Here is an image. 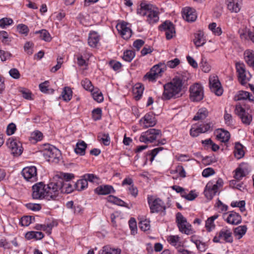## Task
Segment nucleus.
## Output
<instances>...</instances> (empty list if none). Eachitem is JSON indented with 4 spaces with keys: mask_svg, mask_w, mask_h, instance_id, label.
I'll return each mask as SVG.
<instances>
[{
    "mask_svg": "<svg viewBox=\"0 0 254 254\" xmlns=\"http://www.w3.org/2000/svg\"><path fill=\"white\" fill-rule=\"evenodd\" d=\"M244 57L246 63L254 69V51L247 50L244 53Z\"/></svg>",
    "mask_w": 254,
    "mask_h": 254,
    "instance_id": "c756f323",
    "label": "nucleus"
},
{
    "mask_svg": "<svg viewBox=\"0 0 254 254\" xmlns=\"http://www.w3.org/2000/svg\"><path fill=\"white\" fill-rule=\"evenodd\" d=\"M61 96L63 100L66 102L70 101L72 98V91L69 87H64Z\"/></svg>",
    "mask_w": 254,
    "mask_h": 254,
    "instance_id": "79ce46f5",
    "label": "nucleus"
},
{
    "mask_svg": "<svg viewBox=\"0 0 254 254\" xmlns=\"http://www.w3.org/2000/svg\"><path fill=\"white\" fill-rule=\"evenodd\" d=\"M212 126L210 123L201 125H193L190 129V135L192 137H196L200 133H205L211 129Z\"/></svg>",
    "mask_w": 254,
    "mask_h": 254,
    "instance_id": "ddd939ff",
    "label": "nucleus"
},
{
    "mask_svg": "<svg viewBox=\"0 0 254 254\" xmlns=\"http://www.w3.org/2000/svg\"><path fill=\"white\" fill-rule=\"evenodd\" d=\"M121 252L119 249L112 248L108 246H105L99 251L98 254H120Z\"/></svg>",
    "mask_w": 254,
    "mask_h": 254,
    "instance_id": "c9c22d12",
    "label": "nucleus"
},
{
    "mask_svg": "<svg viewBox=\"0 0 254 254\" xmlns=\"http://www.w3.org/2000/svg\"><path fill=\"white\" fill-rule=\"evenodd\" d=\"M6 144L10 150L11 153L14 156H19L22 152V146L19 142L17 143L15 140L9 139Z\"/></svg>",
    "mask_w": 254,
    "mask_h": 254,
    "instance_id": "a211bd4d",
    "label": "nucleus"
},
{
    "mask_svg": "<svg viewBox=\"0 0 254 254\" xmlns=\"http://www.w3.org/2000/svg\"><path fill=\"white\" fill-rule=\"evenodd\" d=\"M47 192V200H55L60 193H61L59 180L56 182H53L46 185Z\"/></svg>",
    "mask_w": 254,
    "mask_h": 254,
    "instance_id": "9b49d317",
    "label": "nucleus"
},
{
    "mask_svg": "<svg viewBox=\"0 0 254 254\" xmlns=\"http://www.w3.org/2000/svg\"><path fill=\"white\" fill-rule=\"evenodd\" d=\"M190 241L196 245L197 250L200 252H203L208 248L206 243L202 242L199 240L197 239L195 236L192 237Z\"/></svg>",
    "mask_w": 254,
    "mask_h": 254,
    "instance_id": "f704fd0d",
    "label": "nucleus"
},
{
    "mask_svg": "<svg viewBox=\"0 0 254 254\" xmlns=\"http://www.w3.org/2000/svg\"><path fill=\"white\" fill-rule=\"evenodd\" d=\"M21 174L28 182H34L37 180V170L35 166L25 167L22 170Z\"/></svg>",
    "mask_w": 254,
    "mask_h": 254,
    "instance_id": "f8f14e48",
    "label": "nucleus"
},
{
    "mask_svg": "<svg viewBox=\"0 0 254 254\" xmlns=\"http://www.w3.org/2000/svg\"><path fill=\"white\" fill-rule=\"evenodd\" d=\"M90 53H85L83 54H78L77 57V63L79 66H87V61L91 57Z\"/></svg>",
    "mask_w": 254,
    "mask_h": 254,
    "instance_id": "bb28decb",
    "label": "nucleus"
},
{
    "mask_svg": "<svg viewBox=\"0 0 254 254\" xmlns=\"http://www.w3.org/2000/svg\"><path fill=\"white\" fill-rule=\"evenodd\" d=\"M98 139L101 141L106 146H108L110 143V138L108 134L100 133L98 135Z\"/></svg>",
    "mask_w": 254,
    "mask_h": 254,
    "instance_id": "3c124183",
    "label": "nucleus"
},
{
    "mask_svg": "<svg viewBox=\"0 0 254 254\" xmlns=\"http://www.w3.org/2000/svg\"><path fill=\"white\" fill-rule=\"evenodd\" d=\"M128 23L123 21L116 25V28L123 38L127 40L131 36L132 31L131 29L127 26Z\"/></svg>",
    "mask_w": 254,
    "mask_h": 254,
    "instance_id": "dca6fc26",
    "label": "nucleus"
},
{
    "mask_svg": "<svg viewBox=\"0 0 254 254\" xmlns=\"http://www.w3.org/2000/svg\"><path fill=\"white\" fill-rule=\"evenodd\" d=\"M32 196L34 199L47 200L46 185L43 182L36 183L32 186Z\"/></svg>",
    "mask_w": 254,
    "mask_h": 254,
    "instance_id": "6e6552de",
    "label": "nucleus"
},
{
    "mask_svg": "<svg viewBox=\"0 0 254 254\" xmlns=\"http://www.w3.org/2000/svg\"><path fill=\"white\" fill-rule=\"evenodd\" d=\"M36 34H40V38L46 42H50L52 38L49 32L45 30L42 29L39 31H37L35 32Z\"/></svg>",
    "mask_w": 254,
    "mask_h": 254,
    "instance_id": "a18cd8bd",
    "label": "nucleus"
},
{
    "mask_svg": "<svg viewBox=\"0 0 254 254\" xmlns=\"http://www.w3.org/2000/svg\"><path fill=\"white\" fill-rule=\"evenodd\" d=\"M147 199L150 213H160L163 215H166V206L162 199L150 195L147 196Z\"/></svg>",
    "mask_w": 254,
    "mask_h": 254,
    "instance_id": "f03ea898",
    "label": "nucleus"
},
{
    "mask_svg": "<svg viewBox=\"0 0 254 254\" xmlns=\"http://www.w3.org/2000/svg\"><path fill=\"white\" fill-rule=\"evenodd\" d=\"M17 30L19 33L24 34L25 36L28 35V33L29 31V29L28 26L23 24H18L17 26Z\"/></svg>",
    "mask_w": 254,
    "mask_h": 254,
    "instance_id": "052dcab7",
    "label": "nucleus"
},
{
    "mask_svg": "<svg viewBox=\"0 0 254 254\" xmlns=\"http://www.w3.org/2000/svg\"><path fill=\"white\" fill-rule=\"evenodd\" d=\"M246 176V174L243 169L239 168L236 170L234 178L237 180H241Z\"/></svg>",
    "mask_w": 254,
    "mask_h": 254,
    "instance_id": "774afa93",
    "label": "nucleus"
},
{
    "mask_svg": "<svg viewBox=\"0 0 254 254\" xmlns=\"http://www.w3.org/2000/svg\"><path fill=\"white\" fill-rule=\"evenodd\" d=\"M209 86L211 91L215 95L220 96L222 94L223 90L217 76L209 77Z\"/></svg>",
    "mask_w": 254,
    "mask_h": 254,
    "instance_id": "f3484780",
    "label": "nucleus"
},
{
    "mask_svg": "<svg viewBox=\"0 0 254 254\" xmlns=\"http://www.w3.org/2000/svg\"><path fill=\"white\" fill-rule=\"evenodd\" d=\"M183 17L188 22L194 21L196 19V15L194 9L190 7H185L183 9Z\"/></svg>",
    "mask_w": 254,
    "mask_h": 254,
    "instance_id": "5701e85b",
    "label": "nucleus"
},
{
    "mask_svg": "<svg viewBox=\"0 0 254 254\" xmlns=\"http://www.w3.org/2000/svg\"><path fill=\"white\" fill-rule=\"evenodd\" d=\"M34 219V218L31 216H24L21 217L20 223L22 226H28Z\"/></svg>",
    "mask_w": 254,
    "mask_h": 254,
    "instance_id": "6e6d98bb",
    "label": "nucleus"
},
{
    "mask_svg": "<svg viewBox=\"0 0 254 254\" xmlns=\"http://www.w3.org/2000/svg\"><path fill=\"white\" fill-rule=\"evenodd\" d=\"M114 191L113 187L110 185L100 186L95 189V192L97 194L101 195H106Z\"/></svg>",
    "mask_w": 254,
    "mask_h": 254,
    "instance_id": "cd10ccee",
    "label": "nucleus"
},
{
    "mask_svg": "<svg viewBox=\"0 0 254 254\" xmlns=\"http://www.w3.org/2000/svg\"><path fill=\"white\" fill-rule=\"evenodd\" d=\"M224 119L226 125L228 126H231L233 125L234 121L232 116L231 114L228 113L226 110L225 111Z\"/></svg>",
    "mask_w": 254,
    "mask_h": 254,
    "instance_id": "680f3d73",
    "label": "nucleus"
},
{
    "mask_svg": "<svg viewBox=\"0 0 254 254\" xmlns=\"http://www.w3.org/2000/svg\"><path fill=\"white\" fill-rule=\"evenodd\" d=\"M144 89V86L142 84L138 83L135 84L133 88V93L135 96L136 100H138L140 99Z\"/></svg>",
    "mask_w": 254,
    "mask_h": 254,
    "instance_id": "72a5a7b5",
    "label": "nucleus"
},
{
    "mask_svg": "<svg viewBox=\"0 0 254 254\" xmlns=\"http://www.w3.org/2000/svg\"><path fill=\"white\" fill-rule=\"evenodd\" d=\"M176 221L179 231L184 234L189 235L193 233L191 226L188 222L187 219L180 212L176 215Z\"/></svg>",
    "mask_w": 254,
    "mask_h": 254,
    "instance_id": "0eeeda50",
    "label": "nucleus"
},
{
    "mask_svg": "<svg viewBox=\"0 0 254 254\" xmlns=\"http://www.w3.org/2000/svg\"><path fill=\"white\" fill-rule=\"evenodd\" d=\"M162 136V133L160 129L150 128L141 133L139 140L140 142L145 143H152Z\"/></svg>",
    "mask_w": 254,
    "mask_h": 254,
    "instance_id": "39448f33",
    "label": "nucleus"
},
{
    "mask_svg": "<svg viewBox=\"0 0 254 254\" xmlns=\"http://www.w3.org/2000/svg\"><path fill=\"white\" fill-rule=\"evenodd\" d=\"M235 100H248L254 102V96L248 91H239L235 96Z\"/></svg>",
    "mask_w": 254,
    "mask_h": 254,
    "instance_id": "b1692460",
    "label": "nucleus"
},
{
    "mask_svg": "<svg viewBox=\"0 0 254 254\" xmlns=\"http://www.w3.org/2000/svg\"><path fill=\"white\" fill-rule=\"evenodd\" d=\"M218 217V214H215L209 217L205 222V228L208 232L211 231L215 227L214 220Z\"/></svg>",
    "mask_w": 254,
    "mask_h": 254,
    "instance_id": "e433bc0d",
    "label": "nucleus"
},
{
    "mask_svg": "<svg viewBox=\"0 0 254 254\" xmlns=\"http://www.w3.org/2000/svg\"><path fill=\"white\" fill-rule=\"evenodd\" d=\"M58 180H63L64 182H71L70 181L74 178V176L71 173L60 172L56 176Z\"/></svg>",
    "mask_w": 254,
    "mask_h": 254,
    "instance_id": "37998d69",
    "label": "nucleus"
},
{
    "mask_svg": "<svg viewBox=\"0 0 254 254\" xmlns=\"http://www.w3.org/2000/svg\"><path fill=\"white\" fill-rule=\"evenodd\" d=\"M76 189L79 191H81L85 189L88 187V182L85 178H83L78 180L74 185Z\"/></svg>",
    "mask_w": 254,
    "mask_h": 254,
    "instance_id": "a19ab883",
    "label": "nucleus"
},
{
    "mask_svg": "<svg viewBox=\"0 0 254 254\" xmlns=\"http://www.w3.org/2000/svg\"><path fill=\"white\" fill-rule=\"evenodd\" d=\"M41 153L48 161L58 162L61 157V153L59 149L49 144H45Z\"/></svg>",
    "mask_w": 254,
    "mask_h": 254,
    "instance_id": "7ed1b4c3",
    "label": "nucleus"
},
{
    "mask_svg": "<svg viewBox=\"0 0 254 254\" xmlns=\"http://www.w3.org/2000/svg\"><path fill=\"white\" fill-rule=\"evenodd\" d=\"M236 68L239 81L242 84H245L249 80V78L246 76L245 65L243 63H238L236 64Z\"/></svg>",
    "mask_w": 254,
    "mask_h": 254,
    "instance_id": "412c9836",
    "label": "nucleus"
},
{
    "mask_svg": "<svg viewBox=\"0 0 254 254\" xmlns=\"http://www.w3.org/2000/svg\"><path fill=\"white\" fill-rule=\"evenodd\" d=\"M92 95L94 100L97 102L101 103L103 101L104 97L103 94L98 89L93 91Z\"/></svg>",
    "mask_w": 254,
    "mask_h": 254,
    "instance_id": "4d7b16f0",
    "label": "nucleus"
},
{
    "mask_svg": "<svg viewBox=\"0 0 254 254\" xmlns=\"http://www.w3.org/2000/svg\"><path fill=\"white\" fill-rule=\"evenodd\" d=\"M167 240L171 245L175 247L176 248L181 247L182 245L180 237L178 235L169 236Z\"/></svg>",
    "mask_w": 254,
    "mask_h": 254,
    "instance_id": "7c9ffc66",
    "label": "nucleus"
},
{
    "mask_svg": "<svg viewBox=\"0 0 254 254\" xmlns=\"http://www.w3.org/2000/svg\"><path fill=\"white\" fill-rule=\"evenodd\" d=\"M100 40V35L97 32L90 31L88 37V44L92 48H95L97 46Z\"/></svg>",
    "mask_w": 254,
    "mask_h": 254,
    "instance_id": "4be33fe9",
    "label": "nucleus"
},
{
    "mask_svg": "<svg viewBox=\"0 0 254 254\" xmlns=\"http://www.w3.org/2000/svg\"><path fill=\"white\" fill-rule=\"evenodd\" d=\"M232 232L230 229L223 228L213 238L215 243H232L233 241Z\"/></svg>",
    "mask_w": 254,
    "mask_h": 254,
    "instance_id": "9d476101",
    "label": "nucleus"
},
{
    "mask_svg": "<svg viewBox=\"0 0 254 254\" xmlns=\"http://www.w3.org/2000/svg\"><path fill=\"white\" fill-rule=\"evenodd\" d=\"M193 42L196 47L202 46L205 43V39L204 37V34L202 31H198L195 34Z\"/></svg>",
    "mask_w": 254,
    "mask_h": 254,
    "instance_id": "2f4dec72",
    "label": "nucleus"
},
{
    "mask_svg": "<svg viewBox=\"0 0 254 254\" xmlns=\"http://www.w3.org/2000/svg\"><path fill=\"white\" fill-rule=\"evenodd\" d=\"M247 230V227L246 225H242L235 228L234 233L235 237L238 239H240L246 234Z\"/></svg>",
    "mask_w": 254,
    "mask_h": 254,
    "instance_id": "ea45409f",
    "label": "nucleus"
},
{
    "mask_svg": "<svg viewBox=\"0 0 254 254\" xmlns=\"http://www.w3.org/2000/svg\"><path fill=\"white\" fill-rule=\"evenodd\" d=\"M182 79L178 77L174 78L171 81L164 84L162 99L168 100L178 97L182 90Z\"/></svg>",
    "mask_w": 254,
    "mask_h": 254,
    "instance_id": "f257e3e1",
    "label": "nucleus"
},
{
    "mask_svg": "<svg viewBox=\"0 0 254 254\" xmlns=\"http://www.w3.org/2000/svg\"><path fill=\"white\" fill-rule=\"evenodd\" d=\"M157 123V120L154 114L152 112L146 114L143 117L139 120V124L144 128L154 127Z\"/></svg>",
    "mask_w": 254,
    "mask_h": 254,
    "instance_id": "4468645a",
    "label": "nucleus"
},
{
    "mask_svg": "<svg viewBox=\"0 0 254 254\" xmlns=\"http://www.w3.org/2000/svg\"><path fill=\"white\" fill-rule=\"evenodd\" d=\"M135 55L134 51L132 50H127L124 52L123 59L126 62H130Z\"/></svg>",
    "mask_w": 254,
    "mask_h": 254,
    "instance_id": "8fccbe9b",
    "label": "nucleus"
},
{
    "mask_svg": "<svg viewBox=\"0 0 254 254\" xmlns=\"http://www.w3.org/2000/svg\"><path fill=\"white\" fill-rule=\"evenodd\" d=\"M190 99L193 102H198L204 98V88L200 83H195L189 88Z\"/></svg>",
    "mask_w": 254,
    "mask_h": 254,
    "instance_id": "423d86ee",
    "label": "nucleus"
},
{
    "mask_svg": "<svg viewBox=\"0 0 254 254\" xmlns=\"http://www.w3.org/2000/svg\"><path fill=\"white\" fill-rule=\"evenodd\" d=\"M234 153L235 157L238 159L242 158L244 156L245 153L243 150V146L241 143L239 142L235 143Z\"/></svg>",
    "mask_w": 254,
    "mask_h": 254,
    "instance_id": "58836bf2",
    "label": "nucleus"
},
{
    "mask_svg": "<svg viewBox=\"0 0 254 254\" xmlns=\"http://www.w3.org/2000/svg\"><path fill=\"white\" fill-rule=\"evenodd\" d=\"M59 180V185L60 186L61 193H69L71 192L73 190L74 187L71 182H64L63 180Z\"/></svg>",
    "mask_w": 254,
    "mask_h": 254,
    "instance_id": "393cba45",
    "label": "nucleus"
},
{
    "mask_svg": "<svg viewBox=\"0 0 254 254\" xmlns=\"http://www.w3.org/2000/svg\"><path fill=\"white\" fill-rule=\"evenodd\" d=\"M148 6L145 7L141 6V8L137 10V13L143 16H146V21L150 24H153L159 21L158 13L157 11L150 9Z\"/></svg>",
    "mask_w": 254,
    "mask_h": 254,
    "instance_id": "1a4fd4ad",
    "label": "nucleus"
},
{
    "mask_svg": "<svg viewBox=\"0 0 254 254\" xmlns=\"http://www.w3.org/2000/svg\"><path fill=\"white\" fill-rule=\"evenodd\" d=\"M128 225L132 235H135L137 233V224L135 219L134 218H131L128 221Z\"/></svg>",
    "mask_w": 254,
    "mask_h": 254,
    "instance_id": "13d9d810",
    "label": "nucleus"
},
{
    "mask_svg": "<svg viewBox=\"0 0 254 254\" xmlns=\"http://www.w3.org/2000/svg\"><path fill=\"white\" fill-rule=\"evenodd\" d=\"M164 148L163 147H159L157 148H155L152 150L148 151L147 152V155L150 156L149 159L151 162H152L154 160L155 157L156 155L161 151L164 150Z\"/></svg>",
    "mask_w": 254,
    "mask_h": 254,
    "instance_id": "09e8293b",
    "label": "nucleus"
},
{
    "mask_svg": "<svg viewBox=\"0 0 254 254\" xmlns=\"http://www.w3.org/2000/svg\"><path fill=\"white\" fill-rule=\"evenodd\" d=\"M209 29L212 33L217 36H219L222 34V29L220 27H217L216 23L213 22L210 23L208 26Z\"/></svg>",
    "mask_w": 254,
    "mask_h": 254,
    "instance_id": "5fc2aeb1",
    "label": "nucleus"
},
{
    "mask_svg": "<svg viewBox=\"0 0 254 254\" xmlns=\"http://www.w3.org/2000/svg\"><path fill=\"white\" fill-rule=\"evenodd\" d=\"M240 37L244 39H249L254 43V29L246 30L245 32L240 34Z\"/></svg>",
    "mask_w": 254,
    "mask_h": 254,
    "instance_id": "49530a36",
    "label": "nucleus"
},
{
    "mask_svg": "<svg viewBox=\"0 0 254 254\" xmlns=\"http://www.w3.org/2000/svg\"><path fill=\"white\" fill-rule=\"evenodd\" d=\"M223 218L229 224L236 225L241 223V216L238 213L231 211L229 214H223Z\"/></svg>",
    "mask_w": 254,
    "mask_h": 254,
    "instance_id": "6ab92c4d",
    "label": "nucleus"
},
{
    "mask_svg": "<svg viewBox=\"0 0 254 254\" xmlns=\"http://www.w3.org/2000/svg\"><path fill=\"white\" fill-rule=\"evenodd\" d=\"M13 23L12 19L8 17H4L0 19V27L4 29L7 26L11 25Z\"/></svg>",
    "mask_w": 254,
    "mask_h": 254,
    "instance_id": "603ef678",
    "label": "nucleus"
},
{
    "mask_svg": "<svg viewBox=\"0 0 254 254\" xmlns=\"http://www.w3.org/2000/svg\"><path fill=\"white\" fill-rule=\"evenodd\" d=\"M0 40L2 43L5 44H8L11 41L7 32L5 31H0Z\"/></svg>",
    "mask_w": 254,
    "mask_h": 254,
    "instance_id": "bf43d9fd",
    "label": "nucleus"
},
{
    "mask_svg": "<svg viewBox=\"0 0 254 254\" xmlns=\"http://www.w3.org/2000/svg\"><path fill=\"white\" fill-rule=\"evenodd\" d=\"M151 69L152 72H154L158 76H161L167 69L166 65L164 62H160L154 65Z\"/></svg>",
    "mask_w": 254,
    "mask_h": 254,
    "instance_id": "c85d7f7f",
    "label": "nucleus"
},
{
    "mask_svg": "<svg viewBox=\"0 0 254 254\" xmlns=\"http://www.w3.org/2000/svg\"><path fill=\"white\" fill-rule=\"evenodd\" d=\"M87 144L84 141H80L76 143V147L74 148L75 152L80 155H84L85 153V149Z\"/></svg>",
    "mask_w": 254,
    "mask_h": 254,
    "instance_id": "4c0bfd02",
    "label": "nucleus"
},
{
    "mask_svg": "<svg viewBox=\"0 0 254 254\" xmlns=\"http://www.w3.org/2000/svg\"><path fill=\"white\" fill-rule=\"evenodd\" d=\"M92 118L94 121H98L101 119L102 110L101 108H97L94 109L92 112Z\"/></svg>",
    "mask_w": 254,
    "mask_h": 254,
    "instance_id": "e2e57ef3",
    "label": "nucleus"
},
{
    "mask_svg": "<svg viewBox=\"0 0 254 254\" xmlns=\"http://www.w3.org/2000/svg\"><path fill=\"white\" fill-rule=\"evenodd\" d=\"M208 115L207 110L205 108L200 109L196 115L193 117V120L197 121L205 119Z\"/></svg>",
    "mask_w": 254,
    "mask_h": 254,
    "instance_id": "de8ad7c7",
    "label": "nucleus"
},
{
    "mask_svg": "<svg viewBox=\"0 0 254 254\" xmlns=\"http://www.w3.org/2000/svg\"><path fill=\"white\" fill-rule=\"evenodd\" d=\"M216 138L222 142H227L229 140L230 134L229 132L223 129H219L216 132Z\"/></svg>",
    "mask_w": 254,
    "mask_h": 254,
    "instance_id": "a878e982",
    "label": "nucleus"
},
{
    "mask_svg": "<svg viewBox=\"0 0 254 254\" xmlns=\"http://www.w3.org/2000/svg\"><path fill=\"white\" fill-rule=\"evenodd\" d=\"M228 9L232 12H238L241 9L240 4L235 0H227Z\"/></svg>",
    "mask_w": 254,
    "mask_h": 254,
    "instance_id": "473e14b6",
    "label": "nucleus"
},
{
    "mask_svg": "<svg viewBox=\"0 0 254 254\" xmlns=\"http://www.w3.org/2000/svg\"><path fill=\"white\" fill-rule=\"evenodd\" d=\"M159 29L161 31L165 32V35L167 39L170 40L172 39L176 33L175 26L174 24L169 21H165L161 25L159 26Z\"/></svg>",
    "mask_w": 254,
    "mask_h": 254,
    "instance_id": "2eb2a0df",
    "label": "nucleus"
},
{
    "mask_svg": "<svg viewBox=\"0 0 254 254\" xmlns=\"http://www.w3.org/2000/svg\"><path fill=\"white\" fill-rule=\"evenodd\" d=\"M200 66L202 70L206 73L209 72L211 70V66L207 61L206 58L202 55L201 56Z\"/></svg>",
    "mask_w": 254,
    "mask_h": 254,
    "instance_id": "c03bdc74",
    "label": "nucleus"
},
{
    "mask_svg": "<svg viewBox=\"0 0 254 254\" xmlns=\"http://www.w3.org/2000/svg\"><path fill=\"white\" fill-rule=\"evenodd\" d=\"M81 84L85 90L92 91L93 87L91 82L89 79L86 78L82 80L81 82Z\"/></svg>",
    "mask_w": 254,
    "mask_h": 254,
    "instance_id": "69168bd1",
    "label": "nucleus"
},
{
    "mask_svg": "<svg viewBox=\"0 0 254 254\" xmlns=\"http://www.w3.org/2000/svg\"><path fill=\"white\" fill-rule=\"evenodd\" d=\"M236 113L240 117L242 122L246 125H250L252 120V116L246 113L245 109L240 105H237L235 109Z\"/></svg>",
    "mask_w": 254,
    "mask_h": 254,
    "instance_id": "aec40b11",
    "label": "nucleus"
},
{
    "mask_svg": "<svg viewBox=\"0 0 254 254\" xmlns=\"http://www.w3.org/2000/svg\"><path fill=\"white\" fill-rule=\"evenodd\" d=\"M159 77L154 72H152V70L147 72L144 76V78L148 79L150 81H155L156 79Z\"/></svg>",
    "mask_w": 254,
    "mask_h": 254,
    "instance_id": "338daca9",
    "label": "nucleus"
},
{
    "mask_svg": "<svg viewBox=\"0 0 254 254\" xmlns=\"http://www.w3.org/2000/svg\"><path fill=\"white\" fill-rule=\"evenodd\" d=\"M83 177L85 178L87 182L89 181L91 183L98 184L100 181L99 178L93 174H86L83 176Z\"/></svg>",
    "mask_w": 254,
    "mask_h": 254,
    "instance_id": "864d4df0",
    "label": "nucleus"
},
{
    "mask_svg": "<svg viewBox=\"0 0 254 254\" xmlns=\"http://www.w3.org/2000/svg\"><path fill=\"white\" fill-rule=\"evenodd\" d=\"M224 184L223 180L218 178L216 181H209L205 186L204 194L205 197L209 200L212 199L214 196L222 188Z\"/></svg>",
    "mask_w": 254,
    "mask_h": 254,
    "instance_id": "20e7f679",
    "label": "nucleus"
},
{
    "mask_svg": "<svg viewBox=\"0 0 254 254\" xmlns=\"http://www.w3.org/2000/svg\"><path fill=\"white\" fill-rule=\"evenodd\" d=\"M139 227L143 231H146L150 229V221L147 219L141 221L139 223Z\"/></svg>",
    "mask_w": 254,
    "mask_h": 254,
    "instance_id": "0e129e2a",
    "label": "nucleus"
}]
</instances>
